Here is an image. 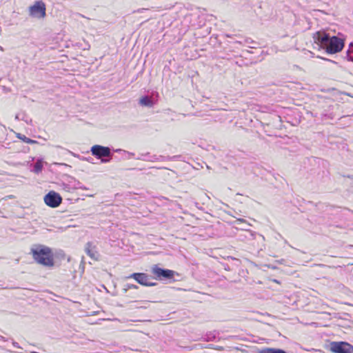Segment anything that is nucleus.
Returning a JSON list of instances; mask_svg holds the SVG:
<instances>
[{
    "label": "nucleus",
    "instance_id": "13",
    "mask_svg": "<svg viewBox=\"0 0 353 353\" xmlns=\"http://www.w3.org/2000/svg\"><path fill=\"white\" fill-rule=\"evenodd\" d=\"M259 353H286L285 351L275 348H264L261 350Z\"/></svg>",
    "mask_w": 353,
    "mask_h": 353
},
{
    "label": "nucleus",
    "instance_id": "15",
    "mask_svg": "<svg viewBox=\"0 0 353 353\" xmlns=\"http://www.w3.org/2000/svg\"><path fill=\"white\" fill-rule=\"evenodd\" d=\"M347 59L353 62V56L350 54V52H347Z\"/></svg>",
    "mask_w": 353,
    "mask_h": 353
},
{
    "label": "nucleus",
    "instance_id": "12",
    "mask_svg": "<svg viewBox=\"0 0 353 353\" xmlns=\"http://www.w3.org/2000/svg\"><path fill=\"white\" fill-rule=\"evenodd\" d=\"M17 137L26 143H29V144L38 143V141H37L36 140L31 139L20 133H18Z\"/></svg>",
    "mask_w": 353,
    "mask_h": 353
},
{
    "label": "nucleus",
    "instance_id": "18",
    "mask_svg": "<svg viewBox=\"0 0 353 353\" xmlns=\"http://www.w3.org/2000/svg\"><path fill=\"white\" fill-rule=\"evenodd\" d=\"M87 46H88L87 48H85V47L83 48V50L89 49L90 47V46L89 44H87Z\"/></svg>",
    "mask_w": 353,
    "mask_h": 353
},
{
    "label": "nucleus",
    "instance_id": "3",
    "mask_svg": "<svg viewBox=\"0 0 353 353\" xmlns=\"http://www.w3.org/2000/svg\"><path fill=\"white\" fill-rule=\"evenodd\" d=\"M92 155L99 159L102 163L110 162L112 159L113 152L110 148L101 145H94L90 148Z\"/></svg>",
    "mask_w": 353,
    "mask_h": 353
},
{
    "label": "nucleus",
    "instance_id": "14",
    "mask_svg": "<svg viewBox=\"0 0 353 353\" xmlns=\"http://www.w3.org/2000/svg\"><path fill=\"white\" fill-rule=\"evenodd\" d=\"M24 117H25V114L23 113H22V114L18 113L15 115V119H17L18 121H20V120L25 121ZM26 122L28 123V121L26 120Z\"/></svg>",
    "mask_w": 353,
    "mask_h": 353
},
{
    "label": "nucleus",
    "instance_id": "9",
    "mask_svg": "<svg viewBox=\"0 0 353 353\" xmlns=\"http://www.w3.org/2000/svg\"><path fill=\"white\" fill-rule=\"evenodd\" d=\"M85 251L86 254L92 259L97 260L99 254L96 250V247L92 245V243L88 242L85 245Z\"/></svg>",
    "mask_w": 353,
    "mask_h": 353
},
{
    "label": "nucleus",
    "instance_id": "6",
    "mask_svg": "<svg viewBox=\"0 0 353 353\" xmlns=\"http://www.w3.org/2000/svg\"><path fill=\"white\" fill-rule=\"evenodd\" d=\"M151 272L157 279H172L175 274L173 270L162 269L157 265L152 268Z\"/></svg>",
    "mask_w": 353,
    "mask_h": 353
},
{
    "label": "nucleus",
    "instance_id": "8",
    "mask_svg": "<svg viewBox=\"0 0 353 353\" xmlns=\"http://www.w3.org/2000/svg\"><path fill=\"white\" fill-rule=\"evenodd\" d=\"M134 279L143 285H155V283L152 282V279L149 276L143 273L134 274Z\"/></svg>",
    "mask_w": 353,
    "mask_h": 353
},
{
    "label": "nucleus",
    "instance_id": "4",
    "mask_svg": "<svg viewBox=\"0 0 353 353\" xmlns=\"http://www.w3.org/2000/svg\"><path fill=\"white\" fill-rule=\"evenodd\" d=\"M46 4L42 1H35L32 6L29 7V14L34 18H44L46 16Z\"/></svg>",
    "mask_w": 353,
    "mask_h": 353
},
{
    "label": "nucleus",
    "instance_id": "2",
    "mask_svg": "<svg viewBox=\"0 0 353 353\" xmlns=\"http://www.w3.org/2000/svg\"><path fill=\"white\" fill-rule=\"evenodd\" d=\"M31 253L37 263L45 267H52L54 265V254L49 247L39 245L31 249Z\"/></svg>",
    "mask_w": 353,
    "mask_h": 353
},
{
    "label": "nucleus",
    "instance_id": "1",
    "mask_svg": "<svg viewBox=\"0 0 353 353\" xmlns=\"http://www.w3.org/2000/svg\"><path fill=\"white\" fill-rule=\"evenodd\" d=\"M316 42L319 43L329 53H336L340 52L343 46L344 43L341 39L336 37H329L325 32H318L314 37Z\"/></svg>",
    "mask_w": 353,
    "mask_h": 353
},
{
    "label": "nucleus",
    "instance_id": "5",
    "mask_svg": "<svg viewBox=\"0 0 353 353\" xmlns=\"http://www.w3.org/2000/svg\"><path fill=\"white\" fill-rule=\"evenodd\" d=\"M43 199L45 203L51 208L58 207L62 201V197L61 195L53 190L50 191L48 194H46Z\"/></svg>",
    "mask_w": 353,
    "mask_h": 353
},
{
    "label": "nucleus",
    "instance_id": "21",
    "mask_svg": "<svg viewBox=\"0 0 353 353\" xmlns=\"http://www.w3.org/2000/svg\"><path fill=\"white\" fill-rule=\"evenodd\" d=\"M0 50L3 51V48L2 46H0Z\"/></svg>",
    "mask_w": 353,
    "mask_h": 353
},
{
    "label": "nucleus",
    "instance_id": "17",
    "mask_svg": "<svg viewBox=\"0 0 353 353\" xmlns=\"http://www.w3.org/2000/svg\"><path fill=\"white\" fill-rule=\"evenodd\" d=\"M0 339H1V340H3V341H7V340L6 339V338H5L4 336H1V335H0Z\"/></svg>",
    "mask_w": 353,
    "mask_h": 353
},
{
    "label": "nucleus",
    "instance_id": "20",
    "mask_svg": "<svg viewBox=\"0 0 353 353\" xmlns=\"http://www.w3.org/2000/svg\"><path fill=\"white\" fill-rule=\"evenodd\" d=\"M273 281H274V283H279V281H278L277 280H276V279H274V280H273Z\"/></svg>",
    "mask_w": 353,
    "mask_h": 353
},
{
    "label": "nucleus",
    "instance_id": "22",
    "mask_svg": "<svg viewBox=\"0 0 353 353\" xmlns=\"http://www.w3.org/2000/svg\"><path fill=\"white\" fill-rule=\"evenodd\" d=\"M128 278H132V274H130Z\"/></svg>",
    "mask_w": 353,
    "mask_h": 353
},
{
    "label": "nucleus",
    "instance_id": "16",
    "mask_svg": "<svg viewBox=\"0 0 353 353\" xmlns=\"http://www.w3.org/2000/svg\"><path fill=\"white\" fill-rule=\"evenodd\" d=\"M12 345H13L14 347H18V348H21V347L19 345V343L17 342L12 341Z\"/></svg>",
    "mask_w": 353,
    "mask_h": 353
},
{
    "label": "nucleus",
    "instance_id": "11",
    "mask_svg": "<svg viewBox=\"0 0 353 353\" xmlns=\"http://www.w3.org/2000/svg\"><path fill=\"white\" fill-rule=\"evenodd\" d=\"M139 103L143 106L152 107L153 105L152 99L148 97L141 98L139 100Z\"/></svg>",
    "mask_w": 353,
    "mask_h": 353
},
{
    "label": "nucleus",
    "instance_id": "10",
    "mask_svg": "<svg viewBox=\"0 0 353 353\" xmlns=\"http://www.w3.org/2000/svg\"><path fill=\"white\" fill-rule=\"evenodd\" d=\"M31 171L35 174H39L43 170V161L42 158H39L34 163L30 164Z\"/></svg>",
    "mask_w": 353,
    "mask_h": 353
},
{
    "label": "nucleus",
    "instance_id": "7",
    "mask_svg": "<svg viewBox=\"0 0 353 353\" xmlns=\"http://www.w3.org/2000/svg\"><path fill=\"white\" fill-rule=\"evenodd\" d=\"M330 350L334 353H352L353 347L346 342H333L331 343Z\"/></svg>",
    "mask_w": 353,
    "mask_h": 353
},
{
    "label": "nucleus",
    "instance_id": "19",
    "mask_svg": "<svg viewBox=\"0 0 353 353\" xmlns=\"http://www.w3.org/2000/svg\"><path fill=\"white\" fill-rule=\"evenodd\" d=\"M114 151H115L116 152H119L122 151V150H121V149H118V150H114Z\"/></svg>",
    "mask_w": 353,
    "mask_h": 353
}]
</instances>
